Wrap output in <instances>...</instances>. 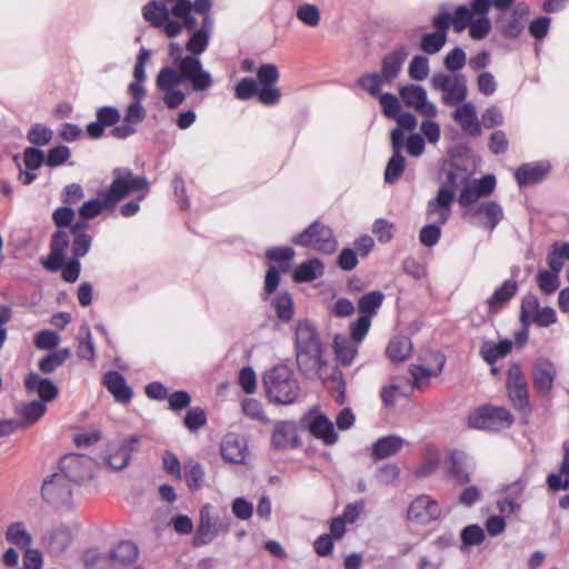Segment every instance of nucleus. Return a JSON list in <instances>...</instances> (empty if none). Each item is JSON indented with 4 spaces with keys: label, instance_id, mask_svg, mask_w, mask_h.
Segmentation results:
<instances>
[{
    "label": "nucleus",
    "instance_id": "1",
    "mask_svg": "<svg viewBox=\"0 0 569 569\" xmlns=\"http://www.w3.org/2000/svg\"><path fill=\"white\" fill-rule=\"evenodd\" d=\"M212 27V18L206 17L201 29L194 31L186 43V49L191 54L179 58L178 68L163 67L158 72L156 86L163 92L162 100L167 108L176 109L186 100L179 84L189 83L196 92L206 91L212 86L211 74L203 69L197 57L207 50Z\"/></svg>",
    "mask_w": 569,
    "mask_h": 569
},
{
    "label": "nucleus",
    "instance_id": "2",
    "mask_svg": "<svg viewBox=\"0 0 569 569\" xmlns=\"http://www.w3.org/2000/svg\"><path fill=\"white\" fill-rule=\"evenodd\" d=\"M323 346L317 329L309 321H299L296 328V361L299 370L308 379L323 380L333 393L338 403H343L346 383L342 372L332 369L330 376L326 375L327 361L323 360Z\"/></svg>",
    "mask_w": 569,
    "mask_h": 569
},
{
    "label": "nucleus",
    "instance_id": "3",
    "mask_svg": "<svg viewBox=\"0 0 569 569\" xmlns=\"http://www.w3.org/2000/svg\"><path fill=\"white\" fill-rule=\"evenodd\" d=\"M190 0H178L169 10L167 6L156 0L142 8V16L151 27L161 29L168 38L178 37L183 29L192 31L198 26L191 13Z\"/></svg>",
    "mask_w": 569,
    "mask_h": 569
},
{
    "label": "nucleus",
    "instance_id": "4",
    "mask_svg": "<svg viewBox=\"0 0 569 569\" xmlns=\"http://www.w3.org/2000/svg\"><path fill=\"white\" fill-rule=\"evenodd\" d=\"M139 193L137 200H142L149 192V181L144 176H138L129 168H114L112 182L109 188L100 190L98 197L106 199L107 204L116 206L131 193Z\"/></svg>",
    "mask_w": 569,
    "mask_h": 569
},
{
    "label": "nucleus",
    "instance_id": "5",
    "mask_svg": "<svg viewBox=\"0 0 569 569\" xmlns=\"http://www.w3.org/2000/svg\"><path fill=\"white\" fill-rule=\"evenodd\" d=\"M267 397L278 405L293 403L300 393V386L293 371L287 366H276L263 378Z\"/></svg>",
    "mask_w": 569,
    "mask_h": 569
},
{
    "label": "nucleus",
    "instance_id": "6",
    "mask_svg": "<svg viewBox=\"0 0 569 569\" xmlns=\"http://www.w3.org/2000/svg\"><path fill=\"white\" fill-rule=\"evenodd\" d=\"M292 242L325 254H331L337 249V240L332 230L319 221L312 222L307 229L297 234Z\"/></svg>",
    "mask_w": 569,
    "mask_h": 569
},
{
    "label": "nucleus",
    "instance_id": "7",
    "mask_svg": "<svg viewBox=\"0 0 569 569\" xmlns=\"http://www.w3.org/2000/svg\"><path fill=\"white\" fill-rule=\"evenodd\" d=\"M512 423V415L503 407L482 406L468 416V426L479 430H500Z\"/></svg>",
    "mask_w": 569,
    "mask_h": 569
},
{
    "label": "nucleus",
    "instance_id": "8",
    "mask_svg": "<svg viewBox=\"0 0 569 569\" xmlns=\"http://www.w3.org/2000/svg\"><path fill=\"white\" fill-rule=\"evenodd\" d=\"M430 84L433 90L443 92L442 102L447 106H457L467 98V79L463 74L437 72L431 77Z\"/></svg>",
    "mask_w": 569,
    "mask_h": 569
},
{
    "label": "nucleus",
    "instance_id": "9",
    "mask_svg": "<svg viewBox=\"0 0 569 569\" xmlns=\"http://www.w3.org/2000/svg\"><path fill=\"white\" fill-rule=\"evenodd\" d=\"M506 387L513 407L520 411H528L530 409L528 383L521 367L518 363H512L509 367Z\"/></svg>",
    "mask_w": 569,
    "mask_h": 569
},
{
    "label": "nucleus",
    "instance_id": "10",
    "mask_svg": "<svg viewBox=\"0 0 569 569\" xmlns=\"http://www.w3.org/2000/svg\"><path fill=\"white\" fill-rule=\"evenodd\" d=\"M496 183L493 174H486L472 181L468 180L459 194V204L466 210L476 206L480 198H487L493 193Z\"/></svg>",
    "mask_w": 569,
    "mask_h": 569
},
{
    "label": "nucleus",
    "instance_id": "11",
    "mask_svg": "<svg viewBox=\"0 0 569 569\" xmlns=\"http://www.w3.org/2000/svg\"><path fill=\"white\" fill-rule=\"evenodd\" d=\"M61 473L69 482H83L93 475L94 462L86 455H69L60 461Z\"/></svg>",
    "mask_w": 569,
    "mask_h": 569
},
{
    "label": "nucleus",
    "instance_id": "12",
    "mask_svg": "<svg viewBox=\"0 0 569 569\" xmlns=\"http://www.w3.org/2000/svg\"><path fill=\"white\" fill-rule=\"evenodd\" d=\"M140 438L132 436L118 441L110 442L106 450V461L113 470L124 469L131 459L132 452L137 450Z\"/></svg>",
    "mask_w": 569,
    "mask_h": 569
},
{
    "label": "nucleus",
    "instance_id": "13",
    "mask_svg": "<svg viewBox=\"0 0 569 569\" xmlns=\"http://www.w3.org/2000/svg\"><path fill=\"white\" fill-rule=\"evenodd\" d=\"M42 498L50 505L64 506L71 499L70 482L67 477L59 473H53L49 479H46L41 488Z\"/></svg>",
    "mask_w": 569,
    "mask_h": 569
},
{
    "label": "nucleus",
    "instance_id": "14",
    "mask_svg": "<svg viewBox=\"0 0 569 569\" xmlns=\"http://www.w3.org/2000/svg\"><path fill=\"white\" fill-rule=\"evenodd\" d=\"M463 216L468 217L472 223L479 216H485L486 220L480 226L492 232L503 219V209L498 202L487 200L468 208L465 210Z\"/></svg>",
    "mask_w": 569,
    "mask_h": 569
},
{
    "label": "nucleus",
    "instance_id": "15",
    "mask_svg": "<svg viewBox=\"0 0 569 569\" xmlns=\"http://www.w3.org/2000/svg\"><path fill=\"white\" fill-rule=\"evenodd\" d=\"M400 97L405 104L413 108L427 118L437 116V108L427 99V92L421 86L409 84L400 89Z\"/></svg>",
    "mask_w": 569,
    "mask_h": 569
},
{
    "label": "nucleus",
    "instance_id": "16",
    "mask_svg": "<svg viewBox=\"0 0 569 569\" xmlns=\"http://www.w3.org/2000/svg\"><path fill=\"white\" fill-rule=\"evenodd\" d=\"M528 14L529 7L523 2L515 4L508 12H503L498 19L502 36L509 39L518 38L523 30L522 20Z\"/></svg>",
    "mask_w": 569,
    "mask_h": 569
},
{
    "label": "nucleus",
    "instance_id": "17",
    "mask_svg": "<svg viewBox=\"0 0 569 569\" xmlns=\"http://www.w3.org/2000/svg\"><path fill=\"white\" fill-rule=\"evenodd\" d=\"M452 197L443 190H438L437 196L427 203L426 217L431 223L443 226L451 216Z\"/></svg>",
    "mask_w": 569,
    "mask_h": 569
},
{
    "label": "nucleus",
    "instance_id": "18",
    "mask_svg": "<svg viewBox=\"0 0 569 569\" xmlns=\"http://www.w3.org/2000/svg\"><path fill=\"white\" fill-rule=\"evenodd\" d=\"M439 505L429 496H420L416 498L408 508V518L421 523L436 520L439 518Z\"/></svg>",
    "mask_w": 569,
    "mask_h": 569
},
{
    "label": "nucleus",
    "instance_id": "19",
    "mask_svg": "<svg viewBox=\"0 0 569 569\" xmlns=\"http://www.w3.org/2000/svg\"><path fill=\"white\" fill-rule=\"evenodd\" d=\"M489 8V0H472V11L478 17L469 24V36L473 40L485 39L491 30V22L487 18Z\"/></svg>",
    "mask_w": 569,
    "mask_h": 569
},
{
    "label": "nucleus",
    "instance_id": "20",
    "mask_svg": "<svg viewBox=\"0 0 569 569\" xmlns=\"http://www.w3.org/2000/svg\"><path fill=\"white\" fill-rule=\"evenodd\" d=\"M212 507L204 505L200 510V521L193 537V546L201 547L210 543L218 533L217 520L211 515Z\"/></svg>",
    "mask_w": 569,
    "mask_h": 569
},
{
    "label": "nucleus",
    "instance_id": "21",
    "mask_svg": "<svg viewBox=\"0 0 569 569\" xmlns=\"http://www.w3.org/2000/svg\"><path fill=\"white\" fill-rule=\"evenodd\" d=\"M72 542V535L68 527L59 526L49 530L42 537V545L47 552L53 556H60L66 552Z\"/></svg>",
    "mask_w": 569,
    "mask_h": 569
},
{
    "label": "nucleus",
    "instance_id": "22",
    "mask_svg": "<svg viewBox=\"0 0 569 569\" xmlns=\"http://www.w3.org/2000/svg\"><path fill=\"white\" fill-rule=\"evenodd\" d=\"M427 356L436 363L435 368H426L421 365H411L410 373L413 379V387L421 389L428 385V379L431 376H438L441 373L446 358L439 351H428Z\"/></svg>",
    "mask_w": 569,
    "mask_h": 569
},
{
    "label": "nucleus",
    "instance_id": "23",
    "mask_svg": "<svg viewBox=\"0 0 569 569\" xmlns=\"http://www.w3.org/2000/svg\"><path fill=\"white\" fill-rule=\"evenodd\" d=\"M452 118L468 136L479 137L481 134V124L477 118L476 107L471 102H465L457 107Z\"/></svg>",
    "mask_w": 569,
    "mask_h": 569
},
{
    "label": "nucleus",
    "instance_id": "24",
    "mask_svg": "<svg viewBox=\"0 0 569 569\" xmlns=\"http://www.w3.org/2000/svg\"><path fill=\"white\" fill-rule=\"evenodd\" d=\"M24 387L29 392H36L42 403L52 401L58 396V387L48 378L37 372H30L24 379Z\"/></svg>",
    "mask_w": 569,
    "mask_h": 569
},
{
    "label": "nucleus",
    "instance_id": "25",
    "mask_svg": "<svg viewBox=\"0 0 569 569\" xmlns=\"http://www.w3.org/2000/svg\"><path fill=\"white\" fill-rule=\"evenodd\" d=\"M408 54L406 47H399L382 58L380 74L387 81V84H391L398 77Z\"/></svg>",
    "mask_w": 569,
    "mask_h": 569
},
{
    "label": "nucleus",
    "instance_id": "26",
    "mask_svg": "<svg viewBox=\"0 0 569 569\" xmlns=\"http://www.w3.org/2000/svg\"><path fill=\"white\" fill-rule=\"evenodd\" d=\"M113 565L122 569H138L136 562L139 557L138 547L131 541H120L110 552Z\"/></svg>",
    "mask_w": 569,
    "mask_h": 569
},
{
    "label": "nucleus",
    "instance_id": "27",
    "mask_svg": "<svg viewBox=\"0 0 569 569\" xmlns=\"http://www.w3.org/2000/svg\"><path fill=\"white\" fill-rule=\"evenodd\" d=\"M556 377V368L548 360H539L532 372V381L535 388L541 393H548L552 386Z\"/></svg>",
    "mask_w": 569,
    "mask_h": 569
},
{
    "label": "nucleus",
    "instance_id": "28",
    "mask_svg": "<svg viewBox=\"0 0 569 569\" xmlns=\"http://www.w3.org/2000/svg\"><path fill=\"white\" fill-rule=\"evenodd\" d=\"M526 483L518 479L505 488V497L498 501L500 511L513 513L520 509Z\"/></svg>",
    "mask_w": 569,
    "mask_h": 569
},
{
    "label": "nucleus",
    "instance_id": "29",
    "mask_svg": "<svg viewBox=\"0 0 569 569\" xmlns=\"http://www.w3.org/2000/svg\"><path fill=\"white\" fill-rule=\"evenodd\" d=\"M103 382L118 402L127 403L131 400L132 390L121 373L109 371L104 375Z\"/></svg>",
    "mask_w": 569,
    "mask_h": 569
},
{
    "label": "nucleus",
    "instance_id": "30",
    "mask_svg": "<svg viewBox=\"0 0 569 569\" xmlns=\"http://www.w3.org/2000/svg\"><path fill=\"white\" fill-rule=\"evenodd\" d=\"M549 171V166L543 163H526L520 166L515 178L519 186H529L540 182Z\"/></svg>",
    "mask_w": 569,
    "mask_h": 569
},
{
    "label": "nucleus",
    "instance_id": "31",
    "mask_svg": "<svg viewBox=\"0 0 569 569\" xmlns=\"http://www.w3.org/2000/svg\"><path fill=\"white\" fill-rule=\"evenodd\" d=\"M406 441L399 436H387L379 438L372 445V457L376 459H386L399 452Z\"/></svg>",
    "mask_w": 569,
    "mask_h": 569
},
{
    "label": "nucleus",
    "instance_id": "32",
    "mask_svg": "<svg viewBox=\"0 0 569 569\" xmlns=\"http://www.w3.org/2000/svg\"><path fill=\"white\" fill-rule=\"evenodd\" d=\"M221 456L228 462L241 463L246 457V446L236 435H228L221 442Z\"/></svg>",
    "mask_w": 569,
    "mask_h": 569
},
{
    "label": "nucleus",
    "instance_id": "33",
    "mask_svg": "<svg viewBox=\"0 0 569 569\" xmlns=\"http://www.w3.org/2000/svg\"><path fill=\"white\" fill-rule=\"evenodd\" d=\"M4 537L7 542L20 549L30 548L33 542L32 535L22 521L11 522L7 526Z\"/></svg>",
    "mask_w": 569,
    "mask_h": 569
},
{
    "label": "nucleus",
    "instance_id": "34",
    "mask_svg": "<svg viewBox=\"0 0 569 569\" xmlns=\"http://www.w3.org/2000/svg\"><path fill=\"white\" fill-rule=\"evenodd\" d=\"M297 439V430L293 422H277L272 432L271 442L277 449H284L289 445H293Z\"/></svg>",
    "mask_w": 569,
    "mask_h": 569
},
{
    "label": "nucleus",
    "instance_id": "35",
    "mask_svg": "<svg viewBox=\"0 0 569 569\" xmlns=\"http://www.w3.org/2000/svg\"><path fill=\"white\" fill-rule=\"evenodd\" d=\"M310 433L321 439L326 445H333L337 441V433L332 422L325 416H317L309 426Z\"/></svg>",
    "mask_w": 569,
    "mask_h": 569
},
{
    "label": "nucleus",
    "instance_id": "36",
    "mask_svg": "<svg viewBox=\"0 0 569 569\" xmlns=\"http://www.w3.org/2000/svg\"><path fill=\"white\" fill-rule=\"evenodd\" d=\"M518 291V284L515 280H506L499 288L495 290L488 299V307L491 312H497L503 303L509 301Z\"/></svg>",
    "mask_w": 569,
    "mask_h": 569
},
{
    "label": "nucleus",
    "instance_id": "37",
    "mask_svg": "<svg viewBox=\"0 0 569 569\" xmlns=\"http://www.w3.org/2000/svg\"><path fill=\"white\" fill-rule=\"evenodd\" d=\"M323 274V264L319 259H310L298 266L293 273L292 279L296 282H310Z\"/></svg>",
    "mask_w": 569,
    "mask_h": 569
},
{
    "label": "nucleus",
    "instance_id": "38",
    "mask_svg": "<svg viewBox=\"0 0 569 569\" xmlns=\"http://www.w3.org/2000/svg\"><path fill=\"white\" fill-rule=\"evenodd\" d=\"M412 352V343L408 337H395L387 346L386 353L392 362L405 361Z\"/></svg>",
    "mask_w": 569,
    "mask_h": 569
},
{
    "label": "nucleus",
    "instance_id": "39",
    "mask_svg": "<svg viewBox=\"0 0 569 569\" xmlns=\"http://www.w3.org/2000/svg\"><path fill=\"white\" fill-rule=\"evenodd\" d=\"M47 411L44 403L33 400L31 402L22 403L17 412L21 418V428H27L38 421Z\"/></svg>",
    "mask_w": 569,
    "mask_h": 569
},
{
    "label": "nucleus",
    "instance_id": "40",
    "mask_svg": "<svg viewBox=\"0 0 569 569\" xmlns=\"http://www.w3.org/2000/svg\"><path fill=\"white\" fill-rule=\"evenodd\" d=\"M77 356L80 359L93 361L96 357L94 343L88 325H82L78 333Z\"/></svg>",
    "mask_w": 569,
    "mask_h": 569
},
{
    "label": "nucleus",
    "instance_id": "41",
    "mask_svg": "<svg viewBox=\"0 0 569 569\" xmlns=\"http://www.w3.org/2000/svg\"><path fill=\"white\" fill-rule=\"evenodd\" d=\"M512 348L509 340L500 341L499 343L485 342L481 346L480 355L483 360L489 365H493L498 359L506 357Z\"/></svg>",
    "mask_w": 569,
    "mask_h": 569
},
{
    "label": "nucleus",
    "instance_id": "42",
    "mask_svg": "<svg viewBox=\"0 0 569 569\" xmlns=\"http://www.w3.org/2000/svg\"><path fill=\"white\" fill-rule=\"evenodd\" d=\"M468 181V176L465 170L460 168L451 169L447 171L446 179L438 190H443L452 197L455 201L456 191L459 187L465 188Z\"/></svg>",
    "mask_w": 569,
    "mask_h": 569
},
{
    "label": "nucleus",
    "instance_id": "43",
    "mask_svg": "<svg viewBox=\"0 0 569 569\" xmlns=\"http://www.w3.org/2000/svg\"><path fill=\"white\" fill-rule=\"evenodd\" d=\"M84 569H114L110 553H100L97 549H89L83 555Z\"/></svg>",
    "mask_w": 569,
    "mask_h": 569
},
{
    "label": "nucleus",
    "instance_id": "44",
    "mask_svg": "<svg viewBox=\"0 0 569 569\" xmlns=\"http://www.w3.org/2000/svg\"><path fill=\"white\" fill-rule=\"evenodd\" d=\"M385 296L381 291H371L360 297L358 309L361 316H368L371 319L381 307Z\"/></svg>",
    "mask_w": 569,
    "mask_h": 569
},
{
    "label": "nucleus",
    "instance_id": "45",
    "mask_svg": "<svg viewBox=\"0 0 569 569\" xmlns=\"http://www.w3.org/2000/svg\"><path fill=\"white\" fill-rule=\"evenodd\" d=\"M333 348L337 359L348 366L357 355V347L343 336H336Z\"/></svg>",
    "mask_w": 569,
    "mask_h": 569
},
{
    "label": "nucleus",
    "instance_id": "46",
    "mask_svg": "<svg viewBox=\"0 0 569 569\" xmlns=\"http://www.w3.org/2000/svg\"><path fill=\"white\" fill-rule=\"evenodd\" d=\"M71 351L69 348L59 349L46 356L39 361V369L43 373H51L57 368L62 366L64 361L70 357Z\"/></svg>",
    "mask_w": 569,
    "mask_h": 569
},
{
    "label": "nucleus",
    "instance_id": "47",
    "mask_svg": "<svg viewBox=\"0 0 569 569\" xmlns=\"http://www.w3.org/2000/svg\"><path fill=\"white\" fill-rule=\"evenodd\" d=\"M358 86L368 92L371 97H379L381 87L387 84L383 77L378 72L365 73L357 80Z\"/></svg>",
    "mask_w": 569,
    "mask_h": 569
},
{
    "label": "nucleus",
    "instance_id": "48",
    "mask_svg": "<svg viewBox=\"0 0 569 569\" xmlns=\"http://www.w3.org/2000/svg\"><path fill=\"white\" fill-rule=\"evenodd\" d=\"M447 42V34L442 32L423 33L420 41V49L427 54L438 53Z\"/></svg>",
    "mask_w": 569,
    "mask_h": 569
},
{
    "label": "nucleus",
    "instance_id": "49",
    "mask_svg": "<svg viewBox=\"0 0 569 569\" xmlns=\"http://www.w3.org/2000/svg\"><path fill=\"white\" fill-rule=\"evenodd\" d=\"M184 475L188 487L197 490L202 487L204 480V470L202 466L190 459L184 463Z\"/></svg>",
    "mask_w": 569,
    "mask_h": 569
},
{
    "label": "nucleus",
    "instance_id": "50",
    "mask_svg": "<svg viewBox=\"0 0 569 569\" xmlns=\"http://www.w3.org/2000/svg\"><path fill=\"white\" fill-rule=\"evenodd\" d=\"M405 168L406 159L402 153H392L386 167L385 181L390 184L395 183L401 177Z\"/></svg>",
    "mask_w": 569,
    "mask_h": 569
},
{
    "label": "nucleus",
    "instance_id": "51",
    "mask_svg": "<svg viewBox=\"0 0 569 569\" xmlns=\"http://www.w3.org/2000/svg\"><path fill=\"white\" fill-rule=\"evenodd\" d=\"M540 308L539 300L533 293H527L522 298L520 307V321L522 327L530 326L531 318L533 315H537Z\"/></svg>",
    "mask_w": 569,
    "mask_h": 569
},
{
    "label": "nucleus",
    "instance_id": "52",
    "mask_svg": "<svg viewBox=\"0 0 569 569\" xmlns=\"http://www.w3.org/2000/svg\"><path fill=\"white\" fill-rule=\"evenodd\" d=\"M273 307L277 317L284 322L292 319L293 316V301L288 292L280 293L273 301Z\"/></svg>",
    "mask_w": 569,
    "mask_h": 569
},
{
    "label": "nucleus",
    "instance_id": "53",
    "mask_svg": "<svg viewBox=\"0 0 569 569\" xmlns=\"http://www.w3.org/2000/svg\"><path fill=\"white\" fill-rule=\"evenodd\" d=\"M537 284L545 295L550 296L560 286L559 274L549 270H540L537 274Z\"/></svg>",
    "mask_w": 569,
    "mask_h": 569
},
{
    "label": "nucleus",
    "instance_id": "54",
    "mask_svg": "<svg viewBox=\"0 0 569 569\" xmlns=\"http://www.w3.org/2000/svg\"><path fill=\"white\" fill-rule=\"evenodd\" d=\"M472 2L470 6H459L452 16V27L458 33L462 32L473 21Z\"/></svg>",
    "mask_w": 569,
    "mask_h": 569
},
{
    "label": "nucleus",
    "instance_id": "55",
    "mask_svg": "<svg viewBox=\"0 0 569 569\" xmlns=\"http://www.w3.org/2000/svg\"><path fill=\"white\" fill-rule=\"evenodd\" d=\"M106 208H114V206L107 204L106 199L99 197L84 202L79 209V214L84 220L93 219Z\"/></svg>",
    "mask_w": 569,
    "mask_h": 569
},
{
    "label": "nucleus",
    "instance_id": "56",
    "mask_svg": "<svg viewBox=\"0 0 569 569\" xmlns=\"http://www.w3.org/2000/svg\"><path fill=\"white\" fill-rule=\"evenodd\" d=\"M53 132L46 126L34 124L28 131L27 139L30 143L36 146H46L52 139Z\"/></svg>",
    "mask_w": 569,
    "mask_h": 569
},
{
    "label": "nucleus",
    "instance_id": "57",
    "mask_svg": "<svg viewBox=\"0 0 569 569\" xmlns=\"http://www.w3.org/2000/svg\"><path fill=\"white\" fill-rule=\"evenodd\" d=\"M258 83L252 78L241 79L234 88L236 98L242 101L249 100L253 98L256 94L258 96Z\"/></svg>",
    "mask_w": 569,
    "mask_h": 569
},
{
    "label": "nucleus",
    "instance_id": "58",
    "mask_svg": "<svg viewBox=\"0 0 569 569\" xmlns=\"http://www.w3.org/2000/svg\"><path fill=\"white\" fill-rule=\"evenodd\" d=\"M183 423L191 432L198 431L207 423L204 411L199 407H193L188 410L184 416Z\"/></svg>",
    "mask_w": 569,
    "mask_h": 569
},
{
    "label": "nucleus",
    "instance_id": "59",
    "mask_svg": "<svg viewBox=\"0 0 569 569\" xmlns=\"http://www.w3.org/2000/svg\"><path fill=\"white\" fill-rule=\"evenodd\" d=\"M409 77L416 81H422L428 77L429 63L423 56H416L409 64Z\"/></svg>",
    "mask_w": 569,
    "mask_h": 569
},
{
    "label": "nucleus",
    "instance_id": "60",
    "mask_svg": "<svg viewBox=\"0 0 569 569\" xmlns=\"http://www.w3.org/2000/svg\"><path fill=\"white\" fill-rule=\"evenodd\" d=\"M462 455L453 452L451 455L450 475L457 480L458 483L463 485L470 481V475L462 461Z\"/></svg>",
    "mask_w": 569,
    "mask_h": 569
},
{
    "label": "nucleus",
    "instance_id": "61",
    "mask_svg": "<svg viewBox=\"0 0 569 569\" xmlns=\"http://www.w3.org/2000/svg\"><path fill=\"white\" fill-rule=\"evenodd\" d=\"M295 256V251L290 247H277L270 248L266 251V257L271 261L284 262L283 266L280 267V271L287 272L289 269L288 261H290Z\"/></svg>",
    "mask_w": 569,
    "mask_h": 569
},
{
    "label": "nucleus",
    "instance_id": "62",
    "mask_svg": "<svg viewBox=\"0 0 569 569\" xmlns=\"http://www.w3.org/2000/svg\"><path fill=\"white\" fill-rule=\"evenodd\" d=\"M257 79L261 87L273 86L279 80V71L277 66L264 63L257 70Z\"/></svg>",
    "mask_w": 569,
    "mask_h": 569
},
{
    "label": "nucleus",
    "instance_id": "63",
    "mask_svg": "<svg viewBox=\"0 0 569 569\" xmlns=\"http://www.w3.org/2000/svg\"><path fill=\"white\" fill-rule=\"evenodd\" d=\"M466 52L461 48H455L445 57V67L451 71L457 72L466 64Z\"/></svg>",
    "mask_w": 569,
    "mask_h": 569
},
{
    "label": "nucleus",
    "instance_id": "64",
    "mask_svg": "<svg viewBox=\"0 0 569 569\" xmlns=\"http://www.w3.org/2000/svg\"><path fill=\"white\" fill-rule=\"evenodd\" d=\"M297 17L309 27H317L320 21L319 9L315 4H303L298 8Z\"/></svg>",
    "mask_w": 569,
    "mask_h": 569
}]
</instances>
